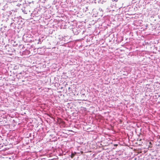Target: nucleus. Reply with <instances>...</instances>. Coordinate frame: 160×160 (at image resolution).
Wrapping results in <instances>:
<instances>
[{"label":"nucleus","mask_w":160,"mask_h":160,"mask_svg":"<svg viewBox=\"0 0 160 160\" xmlns=\"http://www.w3.org/2000/svg\"><path fill=\"white\" fill-rule=\"evenodd\" d=\"M72 31L73 33L76 35H78L80 32V29L77 28H73Z\"/></svg>","instance_id":"2"},{"label":"nucleus","mask_w":160,"mask_h":160,"mask_svg":"<svg viewBox=\"0 0 160 160\" xmlns=\"http://www.w3.org/2000/svg\"><path fill=\"white\" fill-rule=\"evenodd\" d=\"M42 41H41V39H39V40H38V44H41V43H42Z\"/></svg>","instance_id":"4"},{"label":"nucleus","mask_w":160,"mask_h":160,"mask_svg":"<svg viewBox=\"0 0 160 160\" xmlns=\"http://www.w3.org/2000/svg\"><path fill=\"white\" fill-rule=\"evenodd\" d=\"M106 2V0H100L98 3L100 4H103L104 2Z\"/></svg>","instance_id":"3"},{"label":"nucleus","mask_w":160,"mask_h":160,"mask_svg":"<svg viewBox=\"0 0 160 160\" xmlns=\"http://www.w3.org/2000/svg\"><path fill=\"white\" fill-rule=\"evenodd\" d=\"M30 7L29 5H28L27 3H25L23 4V8H22V10L24 14H27L28 12V8Z\"/></svg>","instance_id":"1"},{"label":"nucleus","mask_w":160,"mask_h":160,"mask_svg":"<svg viewBox=\"0 0 160 160\" xmlns=\"http://www.w3.org/2000/svg\"><path fill=\"white\" fill-rule=\"evenodd\" d=\"M71 157L72 158L73 157V156H72V155H71Z\"/></svg>","instance_id":"6"},{"label":"nucleus","mask_w":160,"mask_h":160,"mask_svg":"<svg viewBox=\"0 0 160 160\" xmlns=\"http://www.w3.org/2000/svg\"><path fill=\"white\" fill-rule=\"evenodd\" d=\"M15 22V21L14 20H12V22L10 24L11 26H12L13 23H14V22Z\"/></svg>","instance_id":"5"}]
</instances>
